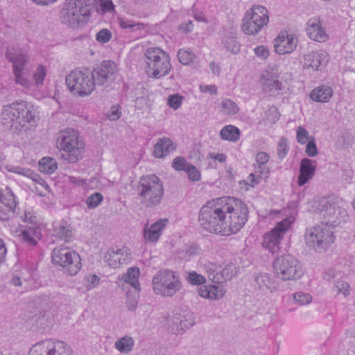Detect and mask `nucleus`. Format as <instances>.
Masks as SVG:
<instances>
[{"mask_svg":"<svg viewBox=\"0 0 355 355\" xmlns=\"http://www.w3.org/2000/svg\"><path fill=\"white\" fill-rule=\"evenodd\" d=\"M323 218L321 225L314 227L305 236L306 245L318 252L327 250L334 242L333 227L345 223L348 219L347 211L333 199L322 198L317 207Z\"/></svg>","mask_w":355,"mask_h":355,"instance_id":"obj_1","label":"nucleus"},{"mask_svg":"<svg viewBox=\"0 0 355 355\" xmlns=\"http://www.w3.org/2000/svg\"><path fill=\"white\" fill-rule=\"evenodd\" d=\"M1 122L6 129L18 132L35 126L37 116L26 102L17 101L4 107Z\"/></svg>","mask_w":355,"mask_h":355,"instance_id":"obj_2","label":"nucleus"},{"mask_svg":"<svg viewBox=\"0 0 355 355\" xmlns=\"http://www.w3.org/2000/svg\"><path fill=\"white\" fill-rule=\"evenodd\" d=\"M233 208L225 205V202H221L220 198L213 200L203 205L198 214L199 225L203 230L214 234L224 235L225 230V211H229Z\"/></svg>","mask_w":355,"mask_h":355,"instance_id":"obj_3","label":"nucleus"},{"mask_svg":"<svg viewBox=\"0 0 355 355\" xmlns=\"http://www.w3.org/2000/svg\"><path fill=\"white\" fill-rule=\"evenodd\" d=\"M137 190L139 203L146 209H155L163 200L164 185L160 178L155 175L141 177Z\"/></svg>","mask_w":355,"mask_h":355,"instance_id":"obj_4","label":"nucleus"},{"mask_svg":"<svg viewBox=\"0 0 355 355\" xmlns=\"http://www.w3.org/2000/svg\"><path fill=\"white\" fill-rule=\"evenodd\" d=\"M90 0H65L60 12L62 24L76 28L83 26L90 15Z\"/></svg>","mask_w":355,"mask_h":355,"instance_id":"obj_5","label":"nucleus"},{"mask_svg":"<svg viewBox=\"0 0 355 355\" xmlns=\"http://www.w3.org/2000/svg\"><path fill=\"white\" fill-rule=\"evenodd\" d=\"M220 201L225 202V205L231 206L233 209L225 211V230L224 235L236 234L245 224L248 217V209L245 203L239 199L230 197L220 198Z\"/></svg>","mask_w":355,"mask_h":355,"instance_id":"obj_6","label":"nucleus"},{"mask_svg":"<svg viewBox=\"0 0 355 355\" xmlns=\"http://www.w3.org/2000/svg\"><path fill=\"white\" fill-rule=\"evenodd\" d=\"M59 149L63 150L62 158L69 163H76L83 157L84 144L78 132L71 128L60 131L57 139Z\"/></svg>","mask_w":355,"mask_h":355,"instance_id":"obj_7","label":"nucleus"},{"mask_svg":"<svg viewBox=\"0 0 355 355\" xmlns=\"http://www.w3.org/2000/svg\"><path fill=\"white\" fill-rule=\"evenodd\" d=\"M148 76L159 79L168 74L172 66L169 55L159 48L153 47L145 53Z\"/></svg>","mask_w":355,"mask_h":355,"instance_id":"obj_8","label":"nucleus"},{"mask_svg":"<svg viewBox=\"0 0 355 355\" xmlns=\"http://www.w3.org/2000/svg\"><path fill=\"white\" fill-rule=\"evenodd\" d=\"M66 84L74 95L85 97L90 95L96 85L91 72L87 70H73L66 76Z\"/></svg>","mask_w":355,"mask_h":355,"instance_id":"obj_9","label":"nucleus"},{"mask_svg":"<svg viewBox=\"0 0 355 355\" xmlns=\"http://www.w3.org/2000/svg\"><path fill=\"white\" fill-rule=\"evenodd\" d=\"M155 293L166 297H172L181 290L182 284L179 275L174 271H159L153 279Z\"/></svg>","mask_w":355,"mask_h":355,"instance_id":"obj_10","label":"nucleus"},{"mask_svg":"<svg viewBox=\"0 0 355 355\" xmlns=\"http://www.w3.org/2000/svg\"><path fill=\"white\" fill-rule=\"evenodd\" d=\"M273 269L276 277L283 281L298 279L303 274L298 260L290 254L277 257L273 262Z\"/></svg>","mask_w":355,"mask_h":355,"instance_id":"obj_11","label":"nucleus"},{"mask_svg":"<svg viewBox=\"0 0 355 355\" xmlns=\"http://www.w3.org/2000/svg\"><path fill=\"white\" fill-rule=\"evenodd\" d=\"M268 20V10L262 6H254L243 19L242 30L247 35H257Z\"/></svg>","mask_w":355,"mask_h":355,"instance_id":"obj_12","label":"nucleus"},{"mask_svg":"<svg viewBox=\"0 0 355 355\" xmlns=\"http://www.w3.org/2000/svg\"><path fill=\"white\" fill-rule=\"evenodd\" d=\"M52 262L62 266L71 276L76 275L82 267L80 255L68 248H55Z\"/></svg>","mask_w":355,"mask_h":355,"instance_id":"obj_13","label":"nucleus"},{"mask_svg":"<svg viewBox=\"0 0 355 355\" xmlns=\"http://www.w3.org/2000/svg\"><path fill=\"white\" fill-rule=\"evenodd\" d=\"M6 58L13 64V72L16 83L21 86L28 87V80L23 76L24 67L28 61V56L26 52L20 49H8Z\"/></svg>","mask_w":355,"mask_h":355,"instance_id":"obj_14","label":"nucleus"},{"mask_svg":"<svg viewBox=\"0 0 355 355\" xmlns=\"http://www.w3.org/2000/svg\"><path fill=\"white\" fill-rule=\"evenodd\" d=\"M29 355H71V350L62 341L44 340L32 346Z\"/></svg>","mask_w":355,"mask_h":355,"instance_id":"obj_15","label":"nucleus"},{"mask_svg":"<svg viewBox=\"0 0 355 355\" xmlns=\"http://www.w3.org/2000/svg\"><path fill=\"white\" fill-rule=\"evenodd\" d=\"M292 220L284 218L277 223L275 227L263 236V246L268 249L272 254L279 250V245L285 232L290 228Z\"/></svg>","mask_w":355,"mask_h":355,"instance_id":"obj_16","label":"nucleus"},{"mask_svg":"<svg viewBox=\"0 0 355 355\" xmlns=\"http://www.w3.org/2000/svg\"><path fill=\"white\" fill-rule=\"evenodd\" d=\"M116 71L115 63L111 60H107L94 68L91 73L95 85L106 87L115 79Z\"/></svg>","mask_w":355,"mask_h":355,"instance_id":"obj_17","label":"nucleus"},{"mask_svg":"<svg viewBox=\"0 0 355 355\" xmlns=\"http://www.w3.org/2000/svg\"><path fill=\"white\" fill-rule=\"evenodd\" d=\"M297 44L296 36L286 32L280 33L273 42L275 52L279 55L292 53L296 49Z\"/></svg>","mask_w":355,"mask_h":355,"instance_id":"obj_18","label":"nucleus"},{"mask_svg":"<svg viewBox=\"0 0 355 355\" xmlns=\"http://www.w3.org/2000/svg\"><path fill=\"white\" fill-rule=\"evenodd\" d=\"M16 201L12 193L3 194L0 191V219L8 220L15 214Z\"/></svg>","mask_w":355,"mask_h":355,"instance_id":"obj_19","label":"nucleus"},{"mask_svg":"<svg viewBox=\"0 0 355 355\" xmlns=\"http://www.w3.org/2000/svg\"><path fill=\"white\" fill-rule=\"evenodd\" d=\"M329 62V55L327 51L320 50L304 55V67H311L314 70H321Z\"/></svg>","mask_w":355,"mask_h":355,"instance_id":"obj_20","label":"nucleus"},{"mask_svg":"<svg viewBox=\"0 0 355 355\" xmlns=\"http://www.w3.org/2000/svg\"><path fill=\"white\" fill-rule=\"evenodd\" d=\"M316 168L315 161L308 158H304L301 160L300 166V175L297 179L299 186H303L314 175Z\"/></svg>","mask_w":355,"mask_h":355,"instance_id":"obj_21","label":"nucleus"},{"mask_svg":"<svg viewBox=\"0 0 355 355\" xmlns=\"http://www.w3.org/2000/svg\"><path fill=\"white\" fill-rule=\"evenodd\" d=\"M306 33L309 37L316 42H324L327 35L322 27L320 20L317 18L310 19L307 22Z\"/></svg>","mask_w":355,"mask_h":355,"instance_id":"obj_22","label":"nucleus"},{"mask_svg":"<svg viewBox=\"0 0 355 355\" xmlns=\"http://www.w3.org/2000/svg\"><path fill=\"white\" fill-rule=\"evenodd\" d=\"M128 257L125 248L119 249L116 251L109 250L104 256V261L112 268H118L125 263Z\"/></svg>","mask_w":355,"mask_h":355,"instance_id":"obj_23","label":"nucleus"},{"mask_svg":"<svg viewBox=\"0 0 355 355\" xmlns=\"http://www.w3.org/2000/svg\"><path fill=\"white\" fill-rule=\"evenodd\" d=\"M176 148V145L170 138L162 137L154 145L153 155L157 158H164Z\"/></svg>","mask_w":355,"mask_h":355,"instance_id":"obj_24","label":"nucleus"},{"mask_svg":"<svg viewBox=\"0 0 355 355\" xmlns=\"http://www.w3.org/2000/svg\"><path fill=\"white\" fill-rule=\"evenodd\" d=\"M168 221L166 218H162L153 224L148 230L144 229V239L153 242L157 241L161 235V232L166 225Z\"/></svg>","mask_w":355,"mask_h":355,"instance_id":"obj_25","label":"nucleus"},{"mask_svg":"<svg viewBox=\"0 0 355 355\" xmlns=\"http://www.w3.org/2000/svg\"><path fill=\"white\" fill-rule=\"evenodd\" d=\"M332 89L327 85H322L314 89L310 94L311 98L317 102H328L332 96Z\"/></svg>","mask_w":355,"mask_h":355,"instance_id":"obj_26","label":"nucleus"},{"mask_svg":"<svg viewBox=\"0 0 355 355\" xmlns=\"http://www.w3.org/2000/svg\"><path fill=\"white\" fill-rule=\"evenodd\" d=\"M139 275V269L137 267H132L129 268L127 273L123 275L122 279L125 284L130 285L135 290L140 291V284L138 281Z\"/></svg>","mask_w":355,"mask_h":355,"instance_id":"obj_27","label":"nucleus"},{"mask_svg":"<svg viewBox=\"0 0 355 355\" xmlns=\"http://www.w3.org/2000/svg\"><path fill=\"white\" fill-rule=\"evenodd\" d=\"M241 135L239 129L232 125H225L222 128L220 132V137L223 140H227L230 141H237Z\"/></svg>","mask_w":355,"mask_h":355,"instance_id":"obj_28","label":"nucleus"},{"mask_svg":"<svg viewBox=\"0 0 355 355\" xmlns=\"http://www.w3.org/2000/svg\"><path fill=\"white\" fill-rule=\"evenodd\" d=\"M173 322L174 324H177L176 330L178 331H184L185 329H189L195 324V320L193 314L190 312L187 313L182 317H175Z\"/></svg>","mask_w":355,"mask_h":355,"instance_id":"obj_29","label":"nucleus"},{"mask_svg":"<svg viewBox=\"0 0 355 355\" xmlns=\"http://www.w3.org/2000/svg\"><path fill=\"white\" fill-rule=\"evenodd\" d=\"M254 280L259 288H267L270 291L276 290L277 285L266 273H259L255 276Z\"/></svg>","mask_w":355,"mask_h":355,"instance_id":"obj_30","label":"nucleus"},{"mask_svg":"<svg viewBox=\"0 0 355 355\" xmlns=\"http://www.w3.org/2000/svg\"><path fill=\"white\" fill-rule=\"evenodd\" d=\"M22 239L31 245L37 244V240L41 238V232L38 227L25 228L21 232Z\"/></svg>","mask_w":355,"mask_h":355,"instance_id":"obj_31","label":"nucleus"},{"mask_svg":"<svg viewBox=\"0 0 355 355\" xmlns=\"http://www.w3.org/2000/svg\"><path fill=\"white\" fill-rule=\"evenodd\" d=\"M134 340L130 336H125L114 343L115 348L122 354H128L134 347Z\"/></svg>","mask_w":355,"mask_h":355,"instance_id":"obj_32","label":"nucleus"},{"mask_svg":"<svg viewBox=\"0 0 355 355\" xmlns=\"http://www.w3.org/2000/svg\"><path fill=\"white\" fill-rule=\"evenodd\" d=\"M39 168L40 171L42 173L46 174H51L58 168L57 162L54 159L51 157H43L39 162Z\"/></svg>","mask_w":355,"mask_h":355,"instance_id":"obj_33","label":"nucleus"},{"mask_svg":"<svg viewBox=\"0 0 355 355\" xmlns=\"http://www.w3.org/2000/svg\"><path fill=\"white\" fill-rule=\"evenodd\" d=\"M261 84L264 90L272 92L279 91L282 89V84L277 79L273 77L266 78L265 76L261 78Z\"/></svg>","mask_w":355,"mask_h":355,"instance_id":"obj_34","label":"nucleus"},{"mask_svg":"<svg viewBox=\"0 0 355 355\" xmlns=\"http://www.w3.org/2000/svg\"><path fill=\"white\" fill-rule=\"evenodd\" d=\"M236 103L230 99H223L221 102L220 112L225 115H234L239 112Z\"/></svg>","mask_w":355,"mask_h":355,"instance_id":"obj_35","label":"nucleus"},{"mask_svg":"<svg viewBox=\"0 0 355 355\" xmlns=\"http://www.w3.org/2000/svg\"><path fill=\"white\" fill-rule=\"evenodd\" d=\"M178 58L180 63L188 65L195 62L196 55L191 51L180 49L178 52Z\"/></svg>","mask_w":355,"mask_h":355,"instance_id":"obj_36","label":"nucleus"},{"mask_svg":"<svg viewBox=\"0 0 355 355\" xmlns=\"http://www.w3.org/2000/svg\"><path fill=\"white\" fill-rule=\"evenodd\" d=\"M207 271L208 273V278L214 283L221 284L223 282H226L223 276H222L221 270L216 269L214 266H207Z\"/></svg>","mask_w":355,"mask_h":355,"instance_id":"obj_37","label":"nucleus"},{"mask_svg":"<svg viewBox=\"0 0 355 355\" xmlns=\"http://www.w3.org/2000/svg\"><path fill=\"white\" fill-rule=\"evenodd\" d=\"M139 291L135 290L133 292L128 291L127 293L126 306L129 311H135L138 304L139 301Z\"/></svg>","mask_w":355,"mask_h":355,"instance_id":"obj_38","label":"nucleus"},{"mask_svg":"<svg viewBox=\"0 0 355 355\" xmlns=\"http://www.w3.org/2000/svg\"><path fill=\"white\" fill-rule=\"evenodd\" d=\"M185 278L189 284L193 285H202L206 282L205 277L197 273L196 271H189L187 272Z\"/></svg>","mask_w":355,"mask_h":355,"instance_id":"obj_39","label":"nucleus"},{"mask_svg":"<svg viewBox=\"0 0 355 355\" xmlns=\"http://www.w3.org/2000/svg\"><path fill=\"white\" fill-rule=\"evenodd\" d=\"M200 249L198 245L192 244L186 246L180 252V257L184 259H189L193 256L200 253Z\"/></svg>","mask_w":355,"mask_h":355,"instance_id":"obj_40","label":"nucleus"},{"mask_svg":"<svg viewBox=\"0 0 355 355\" xmlns=\"http://www.w3.org/2000/svg\"><path fill=\"white\" fill-rule=\"evenodd\" d=\"M8 171L31 178L34 181H37V179L39 178V176L37 174L34 173L33 171L28 168L19 166H13L12 167V169L8 168Z\"/></svg>","mask_w":355,"mask_h":355,"instance_id":"obj_41","label":"nucleus"},{"mask_svg":"<svg viewBox=\"0 0 355 355\" xmlns=\"http://www.w3.org/2000/svg\"><path fill=\"white\" fill-rule=\"evenodd\" d=\"M103 197L100 193H94L89 196L86 200L87 205L90 209L96 208L103 200Z\"/></svg>","mask_w":355,"mask_h":355,"instance_id":"obj_42","label":"nucleus"},{"mask_svg":"<svg viewBox=\"0 0 355 355\" xmlns=\"http://www.w3.org/2000/svg\"><path fill=\"white\" fill-rule=\"evenodd\" d=\"M342 273L335 268H329L323 273V279L327 282L334 281V283L340 279Z\"/></svg>","mask_w":355,"mask_h":355,"instance_id":"obj_43","label":"nucleus"},{"mask_svg":"<svg viewBox=\"0 0 355 355\" xmlns=\"http://www.w3.org/2000/svg\"><path fill=\"white\" fill-rule=\"evenodd\" d=\"M191 164L188 163L183 157H178L175 158L172 163L173 168L176 171H184L190 166Z\"/></svg>","mask_w":355,"mask_h":355,"instance_id":"obj_44","label":"nucleus"},{"mask_svg":"<svg viewBox=\"0 0 355 355\" xmlns=\"http://www.w3.org/2000/svg\"><path fill=\"white\" fill-rule=\"evenodd\" d=\"M112 33L107 28H103L96 34V40L101 44L107 43L112 38Z\"/></svg>","mask_w":355,"mask_h":355,"instance_id":"obj_45","label":"nucleus"},{"mask_svg":"<svg viewBox=\"0 0 355 355\" xmlns=\"http://www.w3.org/2000/svg\"><path fill=\"white\" fill-rule=\"evenodd\" d=\"M226 49L234 54L240 51V44L234 37H227L224 42Z\"/></svg>","mask_w":355,"mask_h":355,"instance_id":"obj_46","label":"nucleus"},{"mask_svg":"<svg viewBox=\"0 0 355 355\" xmlns=\"http://www.w3.org/2000/svg\"><path fill=\"white\" fill-rule=\"evenodd\" d=\"M184 97L178 94L170 95L167 99L168 105L173 109H178L182 103Z\"/></svg>","mask_w":355,"mask_h":355,"instance_id":"obj_47","label":"nucleus"},{"mask_svg":"<svg viewBox=\"0 0 355 355\" xmlns=\"http://www.w3.org/2000/svg\"><path fill=\"white\" fill-rule=\"evenodd\" d=\"M288 150L287 139L284 137H281L277 146V156L279 159H284L286 155Z\"/></svg>","mask_w":355,"mask_h":355,"instance_id":"obj_48","label":"nucleus"},{"mask_svg":"<svg viewBox=\"0 0 355 355\" xmlns=\"http://www.w3.org/2000/svg\"><path fill=\"white\" fill-rule=\"evenodd\" d=\"M186 172L187 173L188 178L190 180L197 182L200 180V173L195 166L191 164Z\"/></svg>","mask_w":355,"mask_h":355,"instance_id":"obj_49","label":"nucleus"},{"mask_svg":"<svg viewBox=\"0 0 355 355\" xmlns=\"http://www.w3.org/2000/svg\"><path fill=\"white\" fill-rule=\"evenodd\" d=\"M334 286L338 293H342L345 296L349 294V286L346 282L338 279L334 283Z\"/></svg>","mask_w":355,"mask_h":355,"instance_id":"obj_50","label":"nucleus"},{"mask_svg":"<svg viewBox=\"0 0 355 355\" xmlns=\"http://www.w3.org/2000/svg\"><path fill=\"white\" fill-rule=\"evenodd\" d=\"M297 140L301 144H304L309 141V132L302 126L297 129Z\"/></svg>","mask_w":355,"mask_h":355,"instance_id":"obj_51","label":"nucleus"},{"mask_svg":"<svg viewBox=\"0 0 355 355\" xmlns=\"http://www.w3.org/2000/svg\"><path fill=\"white\" fill-rule=\"evenodd\" d=\"M305 152L309 157H315L318 154L314 138L309 140L306 144Z\"/></svg>","mask_w":355,"mask_h":355,"instance_id":"obj_52","label":"nucleus"},{"mask_svg":"<svg viewBox=\"0 0 355 355\" xmlns=\"http://www.w3.org/2000/svg\"><path fill=\"white\" fill-rule=\"evenodd\" d=\"M211 300H218L224 296L226 291L221 286H211Z\"/></svg>","mask_w":355,"mask_h":355,"instance_id":"obj_53","label":"nucleus"},{"mask_svg":"<svg viewBox=\"0 0 355 355\" xmlns=\"http://www.w3.org/2000/svg\"><path fill=\"white\" fill-rule=\"evenodd\" d=\"M222 276L225 278V281L230 280L236 274V267L233 264H230L221 270Z\"/></svg>","mask_w":355,"mask_h":355,"instance_id":"obj_54","label":"nucleus"},{"mask_svg":"<svg viewBox=\"0 0 355 355\" xmlns=\"http://www.w3.org/2000/svg\"><path fill=\"white\" fill-rule=\"evenodd\" d=\"M55 235L61 239H67L71 236V232L64 225H60L55 230Z\"/></svg>","mask_w":355,"mask_h":355,"instance_id":"obj_55","label":"nucleus"},{"mask_svg":"<svg viewBox=\"0 0 355 355\" xmlns=\"http://www.w3.org/2000/svg\"><path fill=\"white\" fill-rule=\"evenodd\" d=\"M119 24L123 28H131V29H141L144 28V24L141 23H134L132 21H125L123 19H119Z\"/></svg>","mask_w":355,"mask_h":355,"instance_id":"obj_56","label":"nucleus"},{"mask_svg":"<svg viewBox=\"0 0 355 355\" xmlns=\"http://www.w3.org/2000/svg\"><path fill=\"white\" fill-rule=\"evenodd\" d=\"M293 297L295 300L301 305L309 304L311 300V295L307 293H297L294 294Z\"/></svg>","mask_w":355,"mask_h":355,"instance_id":"obj_57","label":"nucleus"},{"mask_svg":"<svg viewBox=\"0 0 355 355\" xmlns=\"http://www.w3.org/2000/svg\"><path fill=\"white\" fill-rule=\"evenodd\" d=\"M46 76V70L43 66H39L34 73V78L37 85L42 84Z\"/></svg>","mask_w":355,"mask_h":355,"instance_id":"obj_58","label":"nucleus"},{"mask_svg":"<svg viewBox=\"0 0 355 355\" xmlns=\"http://www.w3.org/2000/svg\"><path fill=\"white\" fill-rule=\"evenodd\" d=\"M254 52L255 55L261 59H266L269 56L268 49L263 45H260L254 48Z\"/></svg>","mask_w":355,"mask_h":355,"instance_id":"obj_59","label":"nucleus"},{"mask_svg":"<svg viewBox=\"0 0 355 355\" xmlns=\"http://www.w3.org/2000/svg\"><path fill=\"white\" fill-rule=\"evenodd\" d=\"M85 279L87 282V284L86 285V288L87 289H92L96 286L100 281L99 277L96 275H89L88 276H85Z\"/></svg>","mask_w":355,"mask_h":355,"instance_id":"obj_60","label":"nucleus"},{"mask_svg":"<svg viewBox=\"0 0 355 355\" xmlns=\"http://www.w3.org/2000/svg\"><path fill=\"white\" fill-rule=\"evenodd\" d=\"M121 112L117 106H112L107 113V117L110 121H115L120 118Z\"/></svg>","mask_w":355,"mask_h":355,"instance_id":"obj_61","label":"nucleus"},{"mask_svg":"<svg viewBox=\"0 0 355 355\" xmlns=\"http://www.w3.org/2000/svg\"><path fill=\"white\" fill-rule=\"evenodd\" d=\"M198 294L200 296L211 300V286H201L198 290Z\"/></svg>","mask_w":355,"mask_h":355,"instance_id":"obj_62","label":"nucleus"},{"mask_svg":"<svg viewBox=\"0 0 355 355\" xmlns=\"http://www.w3.org/2000/svg\"><path fill=\"white\" fill-rule=\"evenodd\" d=\"M200 91L202 93H210L211 94H216L217 87L215 85H201L200 86Z\"/></svg>","mask_w":355,"mask_h":355,"instance_id":"obj_63","label":"nucleus"},{"mask_svg":"<svg viewBox=\"0 0 355 355\" xmlns=\"http://www.w3.org/2000/svg\"><path fill=\"white\" fill-rule=\"evenodd\" d=\"M269 160V155L265 152H260L256 156V162L259 164H265Z\"/></svg>","mask_w":355,"mask_h":355,"instance_id":"obj_64","label":"nucleus"}]
</instances>
